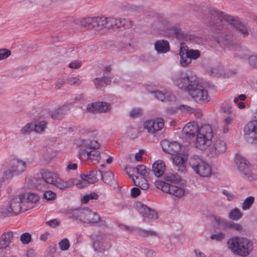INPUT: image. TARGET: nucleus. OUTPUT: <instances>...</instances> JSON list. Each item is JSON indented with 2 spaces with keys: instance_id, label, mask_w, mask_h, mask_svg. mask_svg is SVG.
I'll return each mask as SVG.
<instances>
[{
  "instance_id": "f257e3e1",
  "label": "nucleus",
  "mask_w": 257,
  "mask_h": 257,
  "mask_svg": "<svg viewBox=\"0 0 257 257\" xmlns=\"http://www.w3.org/2000/svg\"><path fill=\"white\" fill-rule=\"evenodd\" d=\"M211 20L208 22L210 26L220 35L217 42L223 49H231L234 42L231 36L228 26L230 25L234 28L243 36L248 35L245 24H243L237 17L224 14L222 12L212 10L210 12Z\"/></svg>"
},
{
  "instance_id": "f03ea898",
  "label": "nucleus",
  "mask_w": 257,
  "mask_h": 257,
  "mask_svg": "<svg viewBox=\"0 0 257 257\" xmlns=\"http://www.w3.org/2000/svg\"><path fill=\"white\" fill-rule=\"evenodd\" d=\"M227 246L231 252L242 257L248 255L253 249V243L250 240L236 236L228 240Z\"/></svg>"
},
{
  "instance_id": "7ed1b4c3",
  "label": "nucleus",
  "mask_w": 257,
  "mask_h": 257,
  "mask_svg": "<svg viewBox=\"0 0 257 257\" xmlns=\"http://www.w3.org/2000/svg\"><path fill=\"white\" fill-rule=\"evenodd\" d=\"M30 162L19 158H15L4 165L2 172H0V182L6 179L12 178L14 175H19L26 170Z\"/></svg>"
},
{
  "instance_id": "20e7f679",
  "label": "nucleus",
  "mask_w": 257,
  "mask_h": 257,
  "mask_svg": "<svg viewBox=\"0 0 257 257\" xmlns=\"http://www.w3.org/2000/svg\"><path fill=\"white\" fill-rule=\"evenodd\" d=\"M71 214L73 218L82 222L102 227L107 226L106 221L96 212L92 211L87 207L75 209Z\"/></svg>"
},
{
  "instance_id": "39448f33",
  "label": "nucleus",
  "mask_w": 257,
  "mask_h": 257,
  "mask_svg": "<svg viewBox=\"0 0 257 257\" xmlns=\"http://www.w3.org/2000/svg\"><path fill=\"white\" fill-rule=\"evenodd\" d=\"M212 138L213 131L211 126L209 124L201 125L196 136V147L201 150L208 149L212 143Z\"/></svg>"
},
{
  "instance_id": "423d86ee",
  "label": "nucleus",
  "mask_w": 257,
  "mask_h": 257,
  "mask_svg": "<svg viewBox=\"0 0 257 257\" xmlns=\"http://www.w3.org/2000/svg\"><path fill=\"white\" fill-rule=\"evenodd\" d=\"M190 88L188 93L195 101L200 103H206L210 101V97L208 90L204 86L198 83L197 79Z\"/></svg>"
},
{
  "instance_id": "0eeeda50",
  "label": "nucleus",
  "mask_w": 257,
  "mask_h": 257,
  "mask_svg": "<svg viewBox=\"0 0 257 257\" xmlns=\"http://www.w3.org/2000/svg\"><path fill=\"white\" fill-rule=\"evenodd\" d=\"M190 165L196 174L202 177H208L212 173L210 166L204 160L197 156L192 157Z\"/></svg>"
},
{
  "instance_id": "6e6552de",
  "label": "nucleus",
  "mask_w": 257,
  "mask_h": 257,
  "mask_svg": "<svg viewBox=\"0 0 257 257\" xmlns=\"http://www.w3.org/2000/svg\"><path fill=\"white\" fill-rule=\"evenodd\" d=\"M22 202H23V198L21 194L12 198L10 200L7 207L3 210L2 213L5 216H10L26 211L27 208L23 205Z\"/></svg>"
},
{
  "instance_id": "1a4fd4ad",
  "label": "nucleus",
  "mask_w": 257,
  "mask_h": 257,
  "mask_svg": "<svg viewBox=\"0 0 257 257\" xmlns=\"http://www.w3.org/2000/svg\"><path fill=\"white\" fill-rule=\"evenodd\" d=\"M155 185L158 189L161 190L164 192L178 198L182 197L186 194V190L184 188L175 184H170L166 182L158 180L155 181Z\"/></svg>"
},
{
  "instance_id": "9d476101",
  "label": "nucleus",
  "mask_w": 257,
  "mask_h": 257,
  "mask_svg": "<svg viewBox=\"0 0 257 257\" xmlns=\"http://www.w3.org/2000/svg\"><path fill=\"white\" fill-rule=\"evenodd\" d=\"M79 24L82 27L94 31L105 29V17H97L80 19Z\"/></svg>"
},
{
  "instance_id": "9b49d317",
  "label": "nucleus",
  "mask_w": 257,
  "mask_h": 257,
  "mask_svg": "<svg viewBox=\"0 0 257 257\" xmlns=\"http://www.w3.org/2000/svg\"><path fill=\"white\" fill-rule=\"evenodd\" d=\"M41 175L47 183L54 185L60 189H65L69 186V182L62 180L56 174L51 171H42Z\"/></svg>"
},
{
  "instance_id": "f8f14e48",
  "label": "nucleus",
  "mask_w": 257,
  "mask_h": 257,
  "mask_svg": "<svg viewBox=\"0 0 257 257\" xmlns=\"http://www.w3.org/2000/svg\"><path fill=\"white\" fill-rule=\"evenodd\" d=\"M90 237L92 241V247L95 251L101 252L111 247L110 240L105 234L98 233L92 235Z\"/></svg>"
},
{
  "instance_id": "ddd939ff",
  "label": "nucleus",
  "mask_w": 257,
  "mask_h": 257,
  "mask_svg": "<svg viewBox=\"0 0 257 257\" xmlns=\"http://www.w3.org/2000/svg\"><path fill=\"white\" fill-rule=\"evenodd\" d=\"M197 79L196 76H186L182 73H179L175 75L173 78V82L175 85L178 86L182 90L188 93L189 91L190 87L194 83Z\"/></svg>"
},
{
  "instance_id": "4468645a",
  "label": "nucleus",
  "mask_w": 257,
  "mask_h": 257,
  "mask_svg": "<svg viewBox=\"0 0 257 257\" xmlns=\"http://www.w3.org/2000/svg\"><path fill=\"white\" fill-rule=\"evenodd\" d=\"M105 29L116 30L118 29H128L133 26L132 22L126 19L114 17L105 18Z\"/></svg>"
},
{
  "instance_id": "2eb2a0df",
  "label": "nucleus",
  "mask_w": 257,
  "mask_h": 257,
  "mask_svg": "<svg viewBox=\"0 0 257 257\" xmlns=\"http://www.w3.org/2000/svg\"><path fill=\"white\" fill-rule=\"evenodd\" d=\"M213 218L214 222L224 230L231 229L238 233H243L245 232V229L240 223L228 221L217 216H215Z\"/></svg>"
},
{
  "instance_id": "dca6fc26",
  "label": "nucleus",
  "mask_w": 257,
  "mask_h": 257,
  "mask_svg": "<svg viewBox=\"0 0 257 257\" xmlns=\"http://www.w3.org/2000/svg\"><path fill=\"white\" fill-rule=\"evenodd\" d=\"M243 133L247 142L257 144V120L249 121L244 127Z\"/></svg>"
},
{
  "instance_id": "f3484780",
  "label": "nucleus",
  "mask_w": 257,
  "mask_h": 257,
  "mask_svg": "<svg viewBox=\"0 0 257 257\" xmlns=\"http://www.w3.org/2000/svg\"><path fill=\"white\" fill-rule=\"evenodd\" d=\"M164 126V121L162 118H157L155 119H149L143 123V128L147 130L149 134H154L161 131Z\"/></svg>"
},
{
  "instance_id": "a211bd4d",
  "label": "nucleus",
  "mask_w": 257,
  "mask_h": 257,
  "mask_svg": "<svg viewBox=\"0 0 257 257\" xmlns=\"http://www.w3.org/2000/svg\"><path fill=\"white\" fill-rule=\"evenodd\" d=\"M78 154L81 160L83 161L90 160L93 164L98 163L101 159L100 153L97 150L80 149Z\"/></svg>"
},
{
  "instance_id": "6ab92c4d",
  "label": "nucleus",
  "mask_w": 257,
  "mask_h": 257,
  "mask_svg": "<svg viewBox=\"0 0 257 257\" xmlns=\"http://www.w3.org/2000/svg\"><path fill=\"white\" fill-rule=\"evenodd\" d=\"M234 163L238 170L247 178H252L253 174L248 167V162L239 155H236Z\"/></svg>"
},
{
  "instance_id": "aec40b11",
  "label": "nucleus",
  "mask_w": 257,
  "mask_h": 257,
  "mask_svg": "<svg viewBox=\"0 0 257 257\" xmlns=\"http://www.w3.org/2000/svg\"><path fill=\"white\" fill-rule=\"evenodd\" d=\"M125 173L130 179L135 178L147 177L150 169L143 165H138L136 168H126L125 169Z\"/></svg>"
},
{
  "instance_id": "412c9836",
  "label": "nucleus",
  "mask_w": 257,
  "mask_h": 257,
  "mask_svg": "<svg viewBox=\"0 0 257 257\" xmlns=\"http://www.w3.org/2000/svg\"><path fill=\"white\" fill-rule=\"evenodd\" d=\"M161 144L164 152L169 154L175 155L181 152L182 146L176 142L165 140L161 142Z\"/></svg>"
},
{
  "instance_id": "4be33fe9",
  "label": "nucleus",
  "mask_w": 257,
  "mask_h": 257,
  "mask_svg": "<svg viewBox=\"0 0 257 257\" xmlns=\"http://www.w3.org/2000/svg\"><path fill=\"white\" fill-rule=\"evenodd\" d=\"M136 208L138 212L144 217L151 219L158 218V213L155 210L151 209L141 202H137L136 204Z\"/></svg>"
},
{
  "instance_id": "5701e85b",
  "label": "nucleus",
  "mask_w": 257,
  "mask_h": 257,
  "mask_svg": "<svg viewBox=\"0 0 257 257\" xmlns=\"http://www.w3.org/2000/svg\"><path fill=\"white\" fill-rule=\"evenodd\" d=\"M111 108L109 103L106 102H97L88 105L87 110L90 112H106Z\"/></svg>"
},
{
  "instance_id": "b1692460",
  "label": "nucleus",
  "mask_w": 257,
  "mask_h": 257,
  "mask_svg": "<svg viewBox=\"0 0 257 257\" xmlns=\"http://www.w3.org/2000/svg\"><path fill=\"white\" fill-rule=\"evenodd\" d=\"M21 196L23 198V205L27 207V210L32 208L33 204L37 202L39 199L38 195L34 193L28 192L21 194Z\"/></svg>"
},
{
  "instance_id": "393cba45",
  "label": "nucleus",
  "mask_w": 257,
  "mask_h": 257,
  "mask_svg": "<svg viewBox=\"0 0 257 257\" xmlns=\"http://www.w3.org/2000/svg\"><path fill=\"white\" fill-rule=\"evenodd\" d=\"M226 150V145L222 140H216L210 148V152L214 156H218Z\"/></svg>"
},
{
  "instance_id": "a878e982",
  "label": "nucleus",
  "mask_w": 257,
  "mask_h": 257,
  "mask_svg": "<svg viewBox=\"0 0 257 257\" xmlns=\"http://www.w3.org/2000/svg\"><path fill=\"white\" fill-rule=\"evenodd\" d=\"M199 129L200 127L195 122H189L184 127L183 132L186 137L194 138L198 133Z\"/></svg>"
},
{
  "instance_id": "bb28decb",
  "label": "nucleus",
  "mask_w": 257,
  "mask_h": 257,
  "mask_svg": "<svg viewBox=\"0 0 257 257\" xmlns=\"http://www.w3.org/2000/svg\"><path fill=\"white\" fill-rule=\"evenodd\" d=\"M187 160V157L185 155L175 156L173 160V163L175 169L179 172H184L186 169Z\"/></svg>"
},
{
  "instance_id": "cd10ccee",
  "label": "nucleus",
  "mask_w": 257,
  "mask_h": 257,
  "mask_svg": "<svg viewBox=\"0 0 257 257\" xmlns=\"http://www.w3.org/2000/svg\"><path fill=\"white\" fill-rule=\"evenodd\" d=\"M154 95L158 100L163 102H169L175 100V96L168 91L162 92L160 90L154 91Z\"/></svg>"
},
{
  "instance_id": "c85d7f7f",
  "label": "nucleus",
  "mask_w": 257,
  "mask_h": 257,
  "mask_svg": "<svg viewBox=\"0 0 257 257\" xmlns=\"http://www.w3.org/2000/svg\"><path fill=\"white\" fill-rule=\"evenodd\" d=\"M152 169L155 175L157 177H160L164 174L166 170L165 164L161 160H157L153 164Z\"/></svg>"
},
{
  "instance_id": "c756f323",
  "label": "nucleus",
  "mask_w": 257,
  "mask_h": 257,
  "mask_svg": "<svg viewBox=\"0 0 257 257\" xmlns=\"http://www.w3.org/2000/svg\"><path fill=\"white\" fill-rule=\"evenodd\" d=\"M155 50L159 53H164L170 50L169 44L166 40H158L155 43Z\"/></svg>"
},
{
  "instance_id": "7c9ffc66",
  "label": "nucleus",
  "mask_w": 257,
  "mask_h": 257,
  "mask_svg": "<svg viewBox=\"0 0 257 257\" xmlns=\"http://www.w3.org/2000/svg\"><path fill=\"white\" fill-rule=\"evenodd\" d=\"M164 179L166 181V183H170V184H177L180 183L182 179L181 177L177 173H169L164 177Z\"/></svg>"
},
{
  "instance_id": "2f4dec72",
  "label": "nucleus",
  "mask_w": 257,
  "mask_h": 257,
  "mask_svg": "<svg viewBox=\"0 0 257 257\" xmlns=\"http://www.w3.org/2000/svg\"><path fill=\"white\" fill-rule=\"evenodd\" d=\"M66 111L67 108L65 106L56 109L51 112V117L54 120H61L66 114Z\"/></svg>"
},
{
  "instance_id": "473e14b6",
  "label": "nucleus",
  "mask_w": 257,
  "mask_h": 257,
  "mask_svg": "<svg viewBox=\"0 0 257 257\" xmlns=\"http://www.w3.org/2000/svg\"><path fill=\"white\" fill-rule=\"evenodd\" d=\"M99 173L101 176V179L105 183L109 185H112L114 184V180L113 175L110 171H106L104 172L99 171Z\"/></svg>"
},
{
  "instance_id": "72a5a7b5",
  "label": "nucleus",
  "mask_w": 257,
  "mask_h": 257,
  "mask_svg": "<svg viewBox=\"0 0 257 257\" xmlns=\"http://www.w3.org/2000/svg\"><path fill=\"white\" fill-rule=\"evenodd\" d=\"M186 55H187L185 52V47H181L179 51L180 63L183 67H186L192 62L190 59Z\"/></svg>"
},
{
  "instance_id": "f704fd0d",
  "label": "nucleus",
  "mask_w": 257,
  "mask_h": 257,
  "mask_svg": "<svg viewBox=\"0 0 257 257\" xmlns=\"http://www.w3.org/2000/svg\"><path fill=\"white\" fill-rule=\"evenodd\" d=\"M146 177H138V178H134L131 179L133 180L134 184L136 186L139 187L142 190H146L149 187V185L147 180L146 179Z\"/></svg>"
},
{
  "instance_id": "c9c22d12",
  "label": "nucleus",
  "mask_w": 257,
  "mask_h": 257,
  "mask_svg": "<svg viewBox=\"0 0 257 257\" xmlns=\"http://www.w3.org/2000/svg\"><path fill=\"white\" fill-rule=\"evenodd\" d=\"M83 145L87 150H96L99 149L100 144L96 141L84 140L83 142Z\"/></svg>"
},
{
  "instance_id": "e433bc0d",
  "label": "nucleus",
  "mask_w": 257,
  "mask_h": 257,
  "mask_svg": "<svg viewBox=\"0 0 257 257\" xmlns=\"http://www.w3.org/2000/svg\"><path fill=\"white\" fill-rule=\"evenodd\" d=\"M80 178H83L88 184L94 183L98 180L95 171H91L87 174H81Z\"/></svg>"
},
{
  "instance_id": "4c0bfd02",
  "label": "nucleus",
  "mask_w": 257,
  "mask_h": 257,
  "mask_svg": "<svg viewBox=\"0 0 257 257\" xmlns=\"http://www.w3.org/2000/svg\"><path fill=\"white\" fill-rule=\"evenodd\" d=\"M185 47V52L186 53V56L188 57L190 60H196L200 57L201 53L199 50L197 49H189L188 47Z\"/></svg>"
},
{
  "instance_id": "58836bf2",
  "label": "nucleus",
  "mask_w": 257,
  "mask_h": 257,
  "mask_svg": "<svg viewBox=\"0 0 257 257\" xmlns=\"http://www.w3.org/2000/svg\"><path fill=\"white\" fill-rule=\"evenodd\" d=\"M171 35H175L178 39H184L186 37V35L182 31L179 26H174L169 28Z\"/></svg>"
},
{
  "instance_id": "ea45409f",
  "label": "nucleus",
  "mask_w": 257,
  "mask_h": 257,
  "mask_svg": "<svg viewBox=\"0 0 257 257\" xmlns=\"http://www.w3.org/2000/svg\"><path fill=\"white\" fill-rule=\"evenodd\" d=\"M242 213L237 208H235L231 210L228 214L229 218L234 221H238L242 217Z\"/></svg>"
},
{
  "instance_id": "a19ab883",
  "label": "nucleus",
  "mask_w": 257,
  "mask_h": 257,
  "mask_svg": "<svg viewBox=\"0 0 257 257\" xmlns=\"http://www.w3.org/2000/svg\"><path fill=\"white\" fill-rule=\"evenodd\" d=\"M14 234L13 232L11 231H8L5 232H4L1 236V237L3 240L4 242L6 243L7 246H9V245L12 242Z\"/></svg>"
},
{
  "instance_id": "79ce46f5",
  "label": "nucleus",
  "mask_w": 257,
  "mask_h": 257,
  "mask_svg": "<svg viewBox=\"0 0 257 257\" xmlns=\"http://www.w3.org/2000/svg\"><path fill=\"white\" fill-rule=\"evenodd\" d=\"M254 201V198L253 196L247 197L243 202L241 208L243 210H247L250 208Z\"/></svg>"
},
{
  "instance_id": "37998d69",
  "label": "nucleus",
  "mask_w": 257,
  "mask_h": 257,
  "mask_svg": "<svg viewBox=\"0 0 257 257\" xmlns=\"http://www.w3.org/2000/svg\"><path fill=\"white\" fill-rule=\"evenodd\" d=\"M34 131L36 133L42 134L44 132L45 129L46 128L47 123L45 121H39L36 124H34Z\"/></svg>"
},
{
  "instance_id": "c03bdc74",
  "label": "nucleus",
  "mask_w": 257,
  "mask_h": 257,
  "mask_svg": "<svg viewBox=\"0 0 257 257\" xmlns=\"http://www.w3.org/2000/svg\"><path fill=\"white\" fill-rule=\"evenodd\" d=\"M139 234L140 236L147 237L149 236H158L157 232L153 230H148L142 229H139Z\"/></svg>"
},
{
  "instance_id": "a18cd8bd",
  "label": "nucleus",
  "mask_w": 257,
  "mask_h": 257,
  "mask_svg": "<svg viewBox=\"0 0 257 257\" xmlns=\"http://www.w3.org/2000/svg\"><path fill=\"white\" fill-rule=\"evenodd\" d=\"M98 198V195L95 192H91L89 194L84 195L81 199L83 203H87L90 200H96Z\"/></svg>"
},
{
  "instance_id": "49530a36",
  "label": "nucleus",
  "mask_w": 257,
  "mask_h": 257,
  "mask_svg": "<svg viewBox=\"0 0 257 257\" xmlns=\"http://www.w3.org/2000/svg\"><path fill=\"white\" fill-rule=\"evenodd\" d=\"M71 182L73 185L80 188H84L88 185L83 178H81L80 179H73Z\"/></svg>"
},
{
  "instance_id": "de8ad7c7",
  "label": "nucleus",
  "mask_w": 257,
  "mask_h": 257,
  "mask_svg": "<svg viewBox=\"0 0 257 257\" xmlns=\"http://www.w3.org/2000/svg\"><path fill=\"white\" fill-rule=\"evenodd\" d=\"M82 81L77 77H70L66 79V83L71 85L78 86Z\"/></svg>"
},
{
  "instance_id": "09e8293b",
  "label": "nucleus",
  "mask_w": 257,
  "mask_h": 257,
  "mask_svg": "<svg viewBox=\"0 0 257 257\" xmlns=\"http://www.w3.org/2000/svg\"><path fill=\"white\" fill-rule=\"evenodd\" d=\"M34 131V125L32 123L26 124L21 130V133L23 135H29L30 133Z\"/></svg>"
},
{
  "instance_id": "8fccbe9b",
  "label": "nucleus",
  "mask_w": 257,
  "mask_h": 257,
  "mask_svg": "<svg viewBox=\"0 0 257 257\" xmlns=\"http://www.w3.org/2000/svg\"><path fill=\"white\" fill-rule=\"evenodd\" d=\"M59 246L62 250H66L70 247V243L67 238L62 239L59 243Z\"/></svg>"
},
{
  "instance_id": "3c124183",
  "label": "nucleus",
  "mask_w": 257,
  "mask_h": 257,
  "mask_svg": "<svg viewBox=\"0 0 257 257\" xmlns=\"http://www.w3.org/2000/svg\"><path fill=\"white\" fill-rule=\"evenodd\" d=\"M20 240L23 244H28L31 240V235L28 232L24 233L21 235Z\"/></svg>"
},
{
  "instance_id": "603ef678",
  "label": "nucleus",
  "mask_w": 257,
  "mask_h": 257,
  "mask_svg": "<svg viewBox=\"0 0 257 257\" xmlns=\"http://www.w3.org/2000/svg\"><path fill=\"white\" fill-rule=\"evenodd\" d=\"M248 61L249 65L257 69V55H251L248 58Z\"/></svg>"
},
{
  "instance_id": "864d4df0",
  "label": "nucleus",
  "mask_w": 257,
  "mask_h": 257,
  "mask_svg": "<svg viewBox=\"0 0 257 257\" xmlns=\"http://www.w3.org/2000/svg\"><path fill=\"white\" fill-rule=\"evenodd\" d=\"M11 54V52L7 49H0V61L8 58Z\"/></svg>"
},
{
  "instance_id": "5fc2aeb1",
  "label": "nucleus",
  "mask_w": 257,
  "mask_h": 257,
  "mask_svg": "<svg viewBox=\"0 0 257 257\" xmlns=\"http://www.w3.org/2000/svg\"><path fill=\"white\" fill-rule=\"evenodd\" d=\"M56 197V193L52 191H47L44 193V197L48 200L55 199Z\"/></svg>"
},
{
  "instance_id": "6e6d98bb",
  "label": "nucleus",
  "mask_w": 257,
  "mask_h": 257,
  "mask_svg": "<svg viewBox=\"0 0 257 257\" xmlns=\"http://www.w3.org/2000/svg\"><path fill=\"white\" fill-rule=\"evenodd\" d=\"M210 238L211 239L216 241H221L225 238V234L222 232H219L217 233L212 234Z\"/></svg>"
},
{
  "instance_id": "4d7b16f0",
  "label": "nucleus",
  "mask_w": 257,
  "mask_h": 257,
  "mask_svg": "<svg viewBox=\"0 0 257 257\" xmlns=\"http://www.w3.org/2000/svg\"><path fill=\"white\" fill-rule=\"evenodd\" d=\"M179 108L183 112L192 113L194 112V109L192 107L185 104L180 105Z\"/></svg>"
},
{
  "instance_id": "13d9d810",
  "label": "nucleus",
  "mask_w": 257,
  "mask_h": 257,
  "mask_svg": "<svg viewBox=\"0 0 257 257\" xmlns=\"http://www.w3.org/2000/svg\"><path fill=\"white\" fill-rule=\"evenodd\" d=\"M82 65V62L80 60H74L72 61L69 64V67L71 69H78Z\"/></svg>"
},
{
  "instance_id": "bf43d9fd",
  "label": "nucleus",
  "mask_w": 257,
  "mask_h": 257,
  "mask_svg": "<svg viewBox=\"0 0 257 257\" xmlns=\"http://www.w3.org/2000/svg\"><path fill=\"white\" fill-rule=\"evenodd\" d=\"M142 113L141 109L139 108H134L130 112V115L132 117H138Z\"/></svg>"
},
{
  "instance_id": "052dcab7",
  "label": "nucleus",
  "mask_w": 257,
  "mask_h": 257,
  "mask_svg": "<svg viewBox=\"0 0 257 257\" xmlns=\"http://www.w3.org/2000/svg\"><path fill=\"white\" fill-rule=\"evenodd\" d=\"M47 224L51 227H56L58 226L60 222L56 219H52L46 222Z\"/></svg>"
},
{
  "instance_id": "680f3d73",
  "label": "nucleus",
  "mask_w": 257,
  "mask_h": 257,
  "mask_svg": "<svg viewBox=\"0 0 257 257\" xmlns=\"http://www.w3.org/2000/svg\"><path fill=\"white\" fill-rule=\"evenodd\" d=\"M141 193L140 190L139 188L134 187L131 189V196L133 198H136Z\"/></svg>"
},
{
  "instance_id": "e2e57ef3",
  "label": "nucleus",
  "mask_w": 257,
  "mask_h": 257,
  "mask_svg": "<svg viewBox=\"0 0 257 257\" xmlns=\"http://www.w3.org/2000/svg\"><path fill=\"white\" fill-rule=\"evenodd\" d=\"M222 193L227 197V199L228 201H232L234 199V194L230 192H229L228 191L226 190H223Z\"/></svg>"
},
{
  "instance_id": "0e129e2a",
  "label": "nucleus",
  "mask_w": 257,
  "mask_h": 257,
  "mask_svg": "<svg viewBox=\"0 0 257 257\" xmlns=\"http://www.w3.org/2000/svg\"><path fill=\"white\" fill-rule=\"evenodd\" d=\"M104 77L102 78H96L94 80V83L97 88H99L102 83H103V80L104 79Z\"/></svg>"
},
{
  "instance_id": "69168bd1",
  "label": "nucleus",
  "mask_w": 257,
  "mask_h": 257,
  "mask_svg": "<svg viewBox=\"0 0 257 257\" xmlns=\"http://www.w3.org/2000/svg\"><path fill=\"white\" fill-rule=\"evenodd\" d=\"M246 99V96L245 94H240L237 97H235L233 99L234 103H237L239 100L244 101Z\"/></svg>"
},
{
  "instance_id": "338daca9",
  "label": "nucleus",
  "mask_w": 257,
  "mask_h": 257,
  "mask_svg": "<svg viewBox=\"0 0 257 257\" xmlns=\"http://www.w3.org/2000/svg\"><path fill=\"white\" fill-rule=\"evenodd\" d=\"M224 109V111L225 112H228L230 113H233L234 110L233 109L232 107L230 105H226L223 107Z\"/></svg>"
},
{
  "instance_id": "774afa93",
  "label": "nucleus",
  "mask_w": 257,
  "mask_h": 257,
  "mask_svg": "<svg viewBox=\"0 0 257 257\" xmlns=\"http://www.w3.org/2000/svg\"><path fill=\"white\" fill-rule=\"evenodd\" d=\"M194 252L196 257H207L204 253L199 249H195Z\"/></svg>"
}]
</instances>
